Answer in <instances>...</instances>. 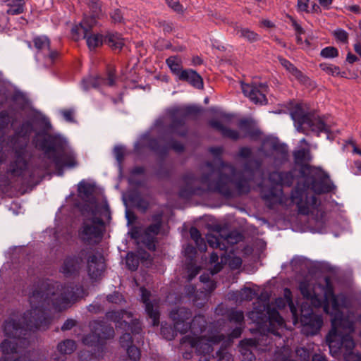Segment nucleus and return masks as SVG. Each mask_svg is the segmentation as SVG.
<instances>
[{
  "label": "nucleus",
  "instance_id": "f257e3e1",
  "mask_svg": "<svg viewBox=\"0 0 361 361\" xmlns=\"http://www.w3.org/2000/svg\"><path fill=\"white\" fill-rule=\"evenodd\" d=\"M82 297L83 293H31L29 297L31 309L24 313L20 319L22 321L10 318L5 322V336L9 338L18 339V341L5 339L1 343L3 356L0 361H24V359H17L16 357L18 343H22V339L30 331L36 329L45 330L47 328L50 318L46 311L51 306L61 310Z\"/></svg>",
  "mask_w": 361,
  "mask_h": 361
},
{
  "label": "nucleus",
  "instance_id": "f03ea898",
  "mask_svg": "<svg viewBox=\"0 0 361 361\" xmlns=\"http://www.w3.org/2000/svg\"><path fill=\"white\" fill-rule=\"evenodd\" d=\"M221 147H212L209 152L214 156V164L207 163L206 165L208 173L204 175L200 182L205 185L208 190L218 192L224 196L232 195L231 185H234L239 194L247 193L253 183H257L256 176H261L262 162L251 159L252 151L247 147H241L238 157L247 161L241 173H236L234 168L224 164L219 156L222 153Z\"/></svg>",
  "mask_w": 361,
  "mask_h": 361
},
{
  "label": "nucleus",
  "instance_id": "7ed1b4c3",
  "mask_svg": "<svg viewBox=\"0 0 361 361\" xmlns=\"http://www.w3.org/2000/svg\"><path fill=\"white\" fill-rule=\"evenodd\" d=\"M191 315V312L185 307L173 310L170 313L176 331L180 334L190 331V334L182 338L181 345L195 348L202 355L200 361H233L231 354L225 349L216 352V358L210 356L213 345L223 339V336L207 328V321L204 316L197 315L190 324L186 322Z\"/></svg>",
  "mask_w": 361,
  "mask_h": 361
},
{
  "label": "nucleus",
  "instance_id": "20e7f679",
  "mask_svg": "<svg viewBox=\"0 0 361 361\" xmlns=\"http://www.w3.org/2000/svg\"><path fill=\"white\" fill-rule=\"evenodd\" d=\"M302 173L305 182L303 188L297 185L291 194L292 202L297 205L300 214H314L320 202L314 195L309 197L307 190L310 189L317 194H322L331 192L335 187L329 176L319 168L306 166L302 168Z\"/></svg>",
  "mask_w": 361,
  "mask_h": 361
},
{
  "label": "nucleus",
  "instance_id": "39448f33",
  "mask_svg": "<svg viewBox=\"0 0 361 361\" xmlns=\"http://www.w3.org/2000/svg\"><path fill=\"white\" fill-rule=\"evenodd\" d=\"M331 317L332 328L326 341L332 356L343 354L345 361H361V356L354 354L355 342L349 334L354 331L355 322L349 316L343 317L341 311H324Z\"/></svg>",
  "mask_w": 361,
  "mask_h": 361
},
{
  "label": "nucleus",
  "instance_id": "423d86ee",
  "mask_svg": "<svg viewBox=\"0 0 361 361\" xmlns=\"http://www.w3.org/2000/svg\"><path fill=\"white\" fill-rule=\"evenodd\" d=\"M247 317L253 323L258 325L259 329L281 338L280 330H282L284 326V321L279 312L265 302L258 301Z\"/></svg>",
  "mask_w": 361,
  "mask_h": 361
},
{
  "label": "nucleus",
  "instance_id": "0eeeda50",
  "mask_svg": "<svg viewBox=\"0 0 361 361\" xmlns=\"http://www.w3.org/2000/svg\"><path fill=\"white\" fill-rule=\"evenodd\" d=\"M35 145L44 152L48 159L53 161L59 176L63 175V168H73L78 165L76 155L71 149H64L59 154H56V139L50 135L38 136Z\"/></svg>",
  "mask_w": 361,
  "mask_h": 361
},
{
  "label": "nucleus",
  "instance_id": "6e6552de",
  "mask_svg": "<svg viewBox=\"0 0 361 361\" xmlns=\"http://www.w3.org/2000/svg\"><path fill=\"white\" fill-rule=\"evenodd\" d=\"M32 130V123L29 121L24 122L20 128L16 130L15 135L11 140V146L15 151L16 159L11 164L9 171L14 176H21L27 169L25 152L28 136Z\"/></svg>",
  "mask_w": 361,
  "mask_h": 361
},
{
  "label": "nucleus",
  "instance_id": "1a4fd4ad",
  "mask_svg": "<svg viewBox=\"0 0 361 361\" xmlns=\"http://www.w3.org/2000/svg\"><path fill=\"white\" fill-rule=\"evenodd\" d=\"M102 211L109 214L107 205L97 207L92 211L91 218L86 219L79 231V237L85 243H97L102 238L104 222L101 219Z\"/></svg>",
  "mask_w": 361,
  "mask_h": 361
},
{
  "label": "nucleus",
  "instance_id": "9d476101",
  "mask_svg": "<svg viewBox=\"0 0 361 361\" xmlns=\"http://www.w3.org/2000/svg\"><path fill=\"white\" fill-rule=\"evenodd\" d=\"M290 116L294 121L295 127L299 132L307 134V130H310L318 135L321 133L329 132V126L322 118L305 114L300 104L295 105L290 111Z\"/></svg>",
  "mask_w": 361,
  "mask_h": 361
},
{
  "label": "nucleus",
  "instance_id": "9b49d317",
  "mask_svg": "<svg viewBox=\"0 0 361 361\" xmlns=\"http://www.w3.org/2000/svg\"><path fill=\"white\" fill-rule=\"evenodd\" d=\"M258 152L274 166H281L288 160L287 146L275 137L265 139Z\"/></svg>",
  "mask_w": 361,
  "mask_h": 361
},
{
  "label": "nucleus",
  "instance_id": "f8f14e48",
  "mask_svg": "<svg viewBox=\"0 0 361 361\" xmlns=\"http://www.w3.org/2000/svg\"><path fill=\"white\" fill-rule=\"evenodd\" d=\"M107 317L116 322V328L130 331L133 334H138L142 330L139 320L133 319L131 312L127 311L111 312L107 314Z\"/></svg>",
  "mask_w": 361,
  "mask_h": 361
},
{
  "label": "nucleus",
  "instance_id": "ddd939ff",
  "mask_svg": "<svg viewBox=\"0 0 361 361\" xmlns=\"http://www.w3.org/2000/svg\"><path fill=\"white\" fill-rule=\"evenodd\" d=\"M242 238V235L236 232H228L221 230L216 234H209L207 236V240L210 247L225 250L228 245L238 243Z\"/></svg>",
  "mask_w": 361,
  "mask_h": 361
},
{
  "label": "nucleus",
  "instance_id": "4468645a",
  "mask_svg": "<svg viewBox=\"0 0 361 361\" xmlns=\"http://www.w3.org/2000/svg\"><path fill=\"white\" fill-rule=\"evenodd\" d=\"M92 333L85 336L82 342L87 345H97L102 343L103 340L113 338L114 330L113 327L104 325L102 322H94L91 324Z\"/></svg>",
  "mask_w": 361,
  "mask_h": 361
},
{
  "label": "nucleus",
  "instance_id": "2eb2a0df",
  "mask_svg": "<svg viewBox=\"0 0 361 361\" xmlns=\"http://www.w3.org/2000/svg\"><path fill=\"white\" fill-rule=\"evenodd\" d=\"M243 94L252 102L256 104H266L267 99L266 94L268 92V86L265 83H245L240 82Z\"/></svg>",
  "mask_w": 361,
  "mask_h": 361
},
{
  "label": "nucleus",
  "instance_id": "dca6fc26",
  "mask_svg": "<svg viewBox=\"0 0 361 361\" xmlns=\"http://www.w3.org/2000/svg\"><path fill=\"white\" fill-rule=\"evenodd\" d=\"M97 23L95 16L85 18L77 28L78 32L83 33L87 44L90 49H94L103 44V36L99 34L91 32V29Z\"/></svg>",
  "mask_w": 361,
  "mask_h": 361
},
{
  "label": "nucleus",
  "instance_id": "f3484780",
  "mask_svg": "<svg viewBox=\"0 0 361 361\" xmlns=\"http://www.w3.org/2000/svg\"><path fill=\"white\" fill-rule=\"evenodd\" d=\"M198 111H200V109L196 106H186L171 109V114L173 117L171 126V131L180 135H185L186 133L185 129L180 130L179 128H184L185 119L188 116Z\"/></svg>",
  "mask_w": 361,
  "mask_h": 361
},
{
  "label": "nucleus",
  "instance_id": "a211bd4d",
  "mask_svg": "<svg viewBox=\"0 0 361 361\" xmlns=\"http://www.w3.org/2000/svg\"><path fill=\"white\" fill-rule=\"evenodd\" d=\"M89 252V249L81 250L77 255L66 257L60 268V271L66 276L79 271Z\"/></svg>",
  "mask_w": 361,
  "mask_h": 361
},
{
  "label": "nucleus",
  "instance_id": "6ab92c4d",
  "mask_svg": "<svg viewBox=\"0 0 361 361\" xmlns=\"http://www.w3.org/2000/svg\"><path fill=\"white\" fill-rule=\"evenodd\" d=\"M34 45L37 50V59H39L41 55L44 58L45 66H51L58 56V52L50 49L49 39L45 36L35 37Z\"/></svg>",
  "mask_w": 361,
  "mask_h": 361
},
{
  "label": "nucleus",
  "instance_id": "aec40b11",
  "mask_svg": "<svg viewBox=\"0 0 361 361\" xmlns=\"http://www.w3.org/2000/svg\"><path fill=\"white\" fill-rule=\"evenodd\" d=\"M270 340L269 335L262 334L258 340L249 338L241 341L239 348L243 360L252 361L255 360L253 349H257L263 341L270 344Z\"/></svg>",
  "mask_w": 361,
  "mask_h": 361
},
{
  "label": "nucleus",
  "instance_id": "412c9836",
  "mask_svg": "<svg viewBox=\"0 0 361 361\" xmlns=\"http://www.w3.org/2000/svg\"><path fill=\"white\" fill-rule=\"evenodd\" d=\"M87 259V270L90 278L92 280L99 279L104 271V259L101 255H94L89 252Z\"/></svg>",
  "mask_w": 361,
  "mask_h": 361
},
{
  "label": "nucleus",
  "instance_id": "4be33fe9",
  "mask_svg": "<svg viewBox=\"0 0 361 361\" xmlns=\"http://www.w3.org/2000/svg\"><path fill=\"white\" fill-rule=\"evenodd\" d=\"M115 82V73L111 70L108 73L106 78H102L97 76H90L84 79L82 82V87L85 90H87L91 87H98L101 85L113 86Z\"/></svg>",
  "mask_w": 361,
  "mask_h": 361
},
{
  "label": "nucleus",
  "instance_id": "5701e85b",
  "mask_svg": "<svg viewBox=\"0 0 361 361\" xmlns=\"http://www.w3.org/2000/svg\"><path fill=\"white\" fill-rule=\"evenodd\" d=\"M141 297L143 303L145 305V310L152 319L153 326H157L159 321V312L157 310V304L152 303L149 301L150 293L145 288H140Z\"/></svg>",
  "mask_w": 361,
  "mask_h": 361
},
{
  "label": "nucleus",
  "instance_id": "b1692460",
  "mask_svg": "<svg viewBox=\"0 0 361 361\" xmlns=\"http://www.w3.org/2000/svg\"><path fill=\"white\" fill-rule=\"evenodd\" d=\"M283 295L284 298H279L276 299L275 305L279 309L284 308L286 305H288L293 316V322L294 324H296L298 322V316L297 314V309L292 300V293L290 289L285 288Z\"/></svg>",
  "mask_w": 361,
  "mask_h": 361
},
{
  "label": "nucleus",
  "instance_id": "393cba45",
  "mask_svg": "<svg viewBox=\"0 0 361 361\" xmlns=\"http://www.w3.org/2000/svg\"><path fill=\"white\" fill-rule=\"evenodd\" d=\"M131 237L135 239L140 238L149 250H155L157 235H152V233L147 232V230L145 229L141 233V229L135 227L131 231Z\"/></svg>",
  "mask_w": 361,
  "mask_h": 361
},
{
  "label": "nucleus",
  "instance_id": "a878e982",
  "mask_svg": "<svg viewBox=\"0 0 361 361\" xmlns=\"http://www.w3.org/2000/svg\"><path fill=\"white\" fill-rule=\"evenodd\" d=\"M244 314L242 311H233L229 314V322L235 326L229 334L230 338L240 336L243 328Z\"/></svg>",
  "mask_w": 361,
  "mask_h": 361
},
{
  "label": "nucleus",
  "instance_id": "bb28decb",
  "mask_svg": "<svg viewBox=\"0 0 361 361\" xmlns=\"http://www.w3.org/2000/svg\"><path fill=\"white\" fill-rule=\"evenodd\" d=\"M178 80L185 81L197 89L203 88V80L202 77L192 69H185L180 73Z\"/></svg>",
  "mask_w": 361,
  "mask_h": 361
},
{
  "label": "nucleus",
  "instance_id": "cd10ccee",
  "mask_svg": "<svg viewBox=\"0 0 361 361\" xmlns=\"http://www.w3.org/2000/svg\"><path fill=\"white\" fill-rule=\"evenodd\" d=\"M269 179L271 183L279 186H290L294 181L293 171L273 172L270 173Z\"/></svg>",
  "mask_w": 361,
  "mask_h": 361
},
{
  "label": "nucleus",
  "instance_id": "c85d7f7f",
  "mask_svg": "<svg viewBox=\"0 0 361 361\" xmlns=\"http://www.w3.org/2000/svg\"><path fill=\"white\" fill-rule=\"evenodd\" d=\"M6 7V13L8 15H19L24 12L25 0H4L2 3Z\"/></svg>",
  "mask_w": 361,
  "mask_h": 361
},
{
  "label": "nucleus",
  "instance_id": "c756f323",
  "mask_svg": "<svg viewBox=\"0 0 361 361\" xmlns=\"http://www.w3.org/2000/svg\"><path fill=\"white\" fill-rule=\"evenodd\" d=\"M17 119L16 114L13 111L5 110L0 112V133L8 128L9 125L14 127Z\"/></svg>",
  "mask_w": 361,
  "mask_h": 361
},
{
  "label": "nucleus",
  "instance_id": "7c9ffc66",
  "mask_svg": "<svg viewBox=\"0 0 361 361\" xmlns=\"http://www.w3.org/2000/svg\"><path fill=\"white\" fill-rule=\"evenodd\" d=\"M210 126L219 131L221 135L225 137L232 140H237L240 137L239 133L238 131L235 130H231L230 128L224 127L219 121H211Z\"/></svg>",
  "mask_w": 361,
  "mask_h": 361
},
{
  "label": "nucleus",
  "instance_id": "2f4dec72",
  "mask_svg": "<svg viewBox=\"0 0 361 361\" xmlns=\"http://www.w3.org/2000/svg\"><path fill=\"white\" fill-rule=\"evenodd\" d=\"M279 60L281 66L286 68V70L288 71V73H290L295 79L300 82L305 81V78L302 73L289 61L281 57H279Z\"/></svg>",
  "mask_w": 361,
  "mask_h": 361
},
{
  "label": "nucleus",
  "instance_id": "473e14b6",
  "mask_svg": "<svg viewBox=\"0 0 361 361\" xmlns=\"http://www.w3.org/2000/svg\"><path fill=\"white\" fill-rule=\"evenodd\" d=\"M105 42L114 49L120 50L124 45V39L118 33L109 32L106 36Z\"/></svg>",
  "mask_w": 361,
  "mask_h": 361
},
{
  "label": "nucleus",
  "instance_id": "72a5a7b5",
  "mask_svg": "<svg viewBox=\"0 0 361 361\" xmlns=\"http://www.w3.org/2000/svg\"><path fill=\"white\" fill-rule=\"evenodd\" d=\"M166 63L171 71L176 75L177 77L180 75V73L183 70L181 69L182 60L178 56H173L169 57L166 60Z\"/></svg>",
  "mask_w": 361,
  "mask_h": 361
},
{
  "label": "nucleus",
  "instance_id": "f704fd0d",
  "mask_svg": "<svg viewBox=\"0 0 361 361\" xmlns=\"http://www.w3.org/2000/svg\"><path fill=\"white\" fill-rule=\"evenodd\" d=\"M153 224L149 225L145 229L152 235H157L160 231L162 225V213L154 214L152 216Z\"/></svg>",
  "mask_w": 361,
  "mask_h": 361
},
{
  "label": "nucleus",
  "instance_id": "c9c22d12",
  "mask_svg": "<svg viewBox=\"0 0 361 361\" xmlns=\"http://www.w3.org/2000/svg\"><path fill=\"white\" fill-rule=\"evenodd\" d=\"M76 348L75 343L73 340L67 339L57 345V350L61 355L72 353Z\"/></svg>",
  "mask_w": 361,
  "mask_h": 361
},
{
  "label": "nucleus",
  "instance_id": "e433bc0d",
  "mask_svg": "<svg viewBox=\"0 0 361 361\" xmlns=\"http://www.w3.org/2000/svg\"><path fill=\"white\" fill-rule=\"evenodd\" d=\"M236 35H239L240 37H243L250 42H254L259 39V36L255 32L247 28L237 27L235 29Z\"/></svg>",
  "mask_w": 361,
  "mask_h": 361
},
{
  "label": "nucleus",
  "instance_id": "4c0bfd02",
  "mask_svg": "<svg viewBox=\"0 0 361 361\" xmlns=\"http://www.w3.org/2000/svg\"><path fill=\"white\" fill-rule=\"evenodd\" d=\"M190 235L191 238L195 241L196 246L200 251L204 252L206 250V244L201 237V234L198 229L195 227H192L190 229Z\"/></svg>",
  "mask_w": 361,
  "mask_h": 361
},
{
  "label": "nucleus",
  "instance_id": "58836bf2",
  "mask_svg": "<svg viewBox=\"0 0 361 361\" xmlns=\"http://www.w3.org/2000/svg\"><path fill=\"white\" fill-rule=\"evenodd\" d=\"M235 300L238 302L252 300L256 293L250 288H244L235 293Z\"/></svg>",
  "mask_w": 361,
  "mask_h": 361
},
{
  "label": "nucleus",
  "instance_id": "ea45409f",
  "mask_svg": "<svg viewBox=\"0 0 361 361\" xmlns=\"http://www.w3.org/2000/svg\"><path fill=\"white\" fill-rule=\"evenodd\" d=\"M281 194L282 190L281 188H275L274 190H271L269 194H263L262 197L269 200L271 202V204H274L281 200Z\"/></svg>",
  "mask_w": 361,
  "mask_h": 361
},
{
  "label": "nucleus",
  "instance_id": "a19ab883",
  "mask_svg": "<svg viewBox=\"0 0 361 361\" xmlns=\"http://www.w3.org/2000/svg\"><path fill=\"white\" fill-rule=\"evenodd\" d=\"M294 158L297 163H303L311 159L310 152L309 149H299L294 152Z\"/></svg>",
  "mask_w": 361,
  "mask_h": 361
},
{
  "label": "nucleus",
  "instance_id": "79ce46f5",
  "mask_svg": "<svg viewBox=\"0 0 361 361\" xmlns=\"http://www.w3.org/2000/svg\"><path fill=\"white\" fill-rule=\"evenodd\" d=\"M320 68L326 73H328L329 75H331L333 76H337L341 74L339 67L332 64H328L326 63H321Z\"/></svg>",
  "mask_w": 361,
  "mask_h": 361
},
{
  "label": "nucleus",
  "instance_id": "37998d69",
  "mask_svg": "<svg viewBox=\"0 0 361 361\" xmlns=\"http://www.w3.org/2000/svg\"><path fill=\"white\" fill-rule=\"evenodd\" d=\"M321 56L326 59L335 58L338 55V51L334 47H327L322 49Z\"/></svg>",
  "mask_w": 361,
  "mask_h": 361
},
{
  "label": "nucleus",
  "instance_id": "c03bdc74",
  "mask_svg": "<svg viewBox=\"0 0 361 361\" xmlns=\"http://www.w3.org/2000/svg\"><path fill=\"white\" fill-rule=\"evenodd\" d=\"M334 36L336 39L340 42L346 44L348 42V34L341 28H338L334 31Z\"/></svg>",
  "mask_w": 361,
  "mask_h": 361
},
{
  "label": "nucleus",
  "instance_id": "a18cd8bd",
  "mask_svg": "<svg viewBox=\"0 0 361 361\" xmlns=\"http://www.w3.org/2000/svg\"><path fill=\"white\" fill-rule=\"evenodd\" d=\"M127 353L130 360L133 361L137 360L140 357V350L135 345H130L126 347Z\"/></svg>",
  "mask_w": 361,
  "mask_h": 361
},
{
  "label": "nucleus",
  "instance_id": "49530a36",
  "mask_svg": "<svg viewBox=\"0 0 361 361\" xmlns=\"http://www.w3.org/2000/svg\"><path fill=\"white\" fill-rule=\"evenodd\" d=\"M200 281L207 284V291L209 293L216 288V283L209 280V274H203L200 276Z\"/></svg>",
  "mask_w": 361,
  "mask_h": 361
},
{
  "label": "nucleus",
  "instance_id": "de8ad7c7",
  "mask_svg": "<svg viewBox=\"0 0 361 361\" xmlns=\"http://www.w3.org/2000/svg\"><path fill=\"white\" fill-rule=\"evenodd\" d=\"M161 333L163 336L169 341L172 340L175 336V330L170 326H161Z\"/></svg>",
  "mask_w": 361,
  "mask_h": 361
},
{
  "label": "nucleus",
  "instance_id": "09e8293b",
  "mask_svg": "<svg viewBox=\"0 0 361 361\" xmlns=\"http://www.w3.org/2000/svg\"><path fill=\"white\" fill-rule=\"evenodd\" d=\"M132 338L130 333H125L120 337V343L123 348H126L127 346L132 344Z\"/></svg>",
  "mask_w": 361,
  "mask_h": 361
},
{
  "label": "nucleus",
  "instance_id": "8fccbe9b",
  "mask_svg": "<svg viewBox=\"0 0 361 361\" xmlns=\"http://www.w3.org/2000/svg\"><path fill=\"white\" fill-rule=\"evenodd\" d=\"M165 1L173 11L178 13L183 11V6L178 0H165Z\"/></svg>",
  "mask_w": 361,
  "mask_h": 361
},
{
  "label": "nucleus",
  "instance_id": "3c124183",
  "mask_svg": "<svg viewBox=\"0 0 361 361\" xmlns=\"http://www.w3.org/2000/svg\"><path fill=\"white\" fill-rule=\"evenodd\" d=\"M126 264L130 270H135L137 267V261L134 259L133 255L128 254Z\"/></svg>",
  "mask_w": 361,
  "mask_h": 361
},
{
  "label": "nucleus",
  "instance_id": "603ef678",
  "mask_svg": "<svg viewBox=\"0 0 361 361\" xmlns=\"http://www.w3.org/2000/svg\"><path fill=\"white\" fill-rule=\"evenodd\" d=\"M111 19L114 23H120L123 19L121 12L119 9L114 10L111 14Z\"/></svg>",
  "mask_w": 361,
  "mask_h": 361
},
{
  "label": "nucleus",
  "instance_id": "864d4df0",
  "mask_svg": "<svg viewBox=\"0 0 361 361\" xmlns=\"http://www.w3.org/2000/svg\"><path fill=\"white\" fill-rule=\"evenodd\" d=\"M107 300L109 302L118 303L121 301L122 295H120L118 293H114V294L109 295L107 296Z\"/></svg>",
  "mask_w": 361,
  "mask_h": 361
},
{
  "label": "nucleus",
  "instance_id": "5fc2aeb1",
  "mask_svg": "<svg viewBox=\"0 0 361 361\" xmlns=\"http://www.w3.org/2000/svg\"><path fill=\"white\" fill-rule=\"evenodd\" d=\"M75 324L76 322L75 320L72 319H68L63 324L61 329L63 331L70 330L75 325Z\"/></svg>",
  "mask_w": 361,
  "mask_h": 361
},
{
  "label": "nucleus",
  "instance_id": "6e6d98bb",
  "mask_svg": "<svg viewBox=\"0 0 361 361\" xmlns=\"http://www.w3.org/2000/svg\"><path fill=\"white\" fill-rule=\"evenodd\" d=\"M309 0H298V8L301 11H308Z\"/></svg>",
  "mask_w": 361,
  "mask_h": 361
},
{
  "label": "nucleus",
  "instance_id": "4d7b16f0",
  "mask_svg": "<svg viewBox=\"0 0 361 361\" xmlns=\"http://www.w3.org/2000/svg\"><path fill=\"white\" fill-rule=\"evenodd\" d=\"M292 26L293 27L296 35H302L304 33L303 28L294 19L291 18Z\"/></svg>",
  "mask_w": 361,
  "mask_h": 361
},
{
  "label": "nucleus",
  "instance_id": "13d9d810",
  "mask_svg": "<svg viewBox=\"0 0 361 361\" xmlns=\"http://www.w3.org/2000/svg\"><path fill=\"white\" fill-rule=\"evenodd\" d=\"M63 118L67 121H73V112L71 110H64L61 112Z\"/></svg>",
  "mask_w": 361,
  "mask_h": 361
},
{
  "label": "nucleus",
  "instance_id": "bf43d9fd",
  "mask_svg": "<svg viewBox=\"0 0 361 361\" xmlns=\"http://www.w3.org/2000/svg\"><path fill=\"white\" fill-rule=\"evenodd\" d=\"M200 269L198 267H193L188 271V281L192 280L193 278L196 276V275L199 273Z\"/></svg>",
  "mask_w": 361,
  "mask_h": 361
},
{
  "label": "nucleus",
  "instance_id": "052dcab7",
  "mask_svg": "<svg viewBox=\"0 0 361 361\" xmlns=\"http://www.w3.org/2000/svg\"><path fill=\"white\" fill-rule=\"evenodd\" d=\"M168 147L173 149L176 152H181L183 150V146L179 142H173L168 145Z\"/></svg>",
  "mask_w": 361,
  "mask_h": 361
},
{
  "label": "nucleus",
  "instance_id": "680f3d73",
  "mask_svg": "<svg viewBox=\"0 0 361 361\" xmlns=\"http://www.w3.org/2000/svg\"><path fill=\"white\" fill-rule=\"evenodd\" d=\"M296 353L298 355H303L304 357L301 360V361H307L309 360V353L308 352L305 350L304 348H300V349H298L296 350Z\"/></svg>",
  "mask_w": 361,
  "mask_h": 361
},
{
  "label": "nucleus",
  "instance_id": "e2e57ef3",
  "mask_svg": "<svg viewBox=\"0 0 361 361\" xmlns=\"http://www.w3.org/2000/svg\"><path fill=\"white\" fill-rule=\"evenodd\" d=\"M114 153L116 159L121 161L123 159V149L121 147H116L114 149Z\"/></svg>",
  "mask_w": 361,
  "mask_h": 361
},
{
  "label": "nucleus",
  "instance_id": "0e129e2a",
  "mask_svg": "<svg viewBox=\"0 0 361 361\" xmlns=\"http://www.w3.org/2000/svg\"><path fill=\"white\" fill-rule=\"evenodd\" d=\"M185 255H188L189 257H191L195 253V248L192 245H187L185 248Z\"/></svg>",
  "mask_w": 361,
  "mask_h": 361
},
{
  "label": "nucleus",
  "instance_id": "69168bd1",
  "mask_svg": "<svg viewBox=\"0 0 361 361\" xmlns=\"http://www.w3.org/2000/svg\"><path fill=\"white\" fill-rule=\"evenodd\" d=\"M242 260L239 257H235L232 260L231 266L234 268H238L241 266Z\"/></svg>",
  "mask_w": 361,
  "mask_h": 361
},
{
  "label": "nucleus",
  "instance_id": "338daca9",
  "mask_svg": "<svg viewBox=\"0 0 361 361\" xmlns=\"http://www.w3.org/2000/svg\"><path fill=\"white\" fill-rule=\"evenodd\" d=\"M312 361H326V357L321 354H315L312 357Z\"/></svg>",
  "mask_w": 361,
  "mask_h": 361
},
{
  "label": "nucleus",
  "instance_id": "774afa93",
  "mask_svg": "<svg viewBox=\"0 0 361 361\" xmlns=\"http://www.w3.org/2000/svg\"><path fill=\"white\" fill-rule=\"evenodd\" d=\"M355 51L361 57V44L356 43L354 45Z\"/></svg>",
  "mask_w": 361,
  "mask_h": 361
}]
</instances>
